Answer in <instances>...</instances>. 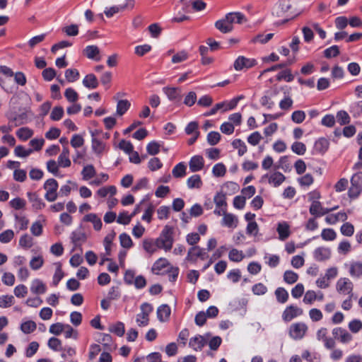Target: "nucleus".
Segmentation results:
<instances>
[{
  "instance_id": "f257e3e1",
  "label": "nucleus",
  "mask_w": 362,
  "mask_h": 362,
  "mask_svg": "<svg viewBox=\"0 0 362 362\" xmlns=\"http://www.w3.org/2000/svg\"><path fill=\"white\" fill-rule=\"evenodd\" d=\"M156 240L160 249H163L165 252L170 251L174 243L173 228L170 226H165Z\"/></svg>"
},
{
  "instance_id": "f03ea898",
  "label": "nucleus",
  "mask_w": 362,
  "mask_h": 362,
  "mask_svg": "<svg viewBox=\"0 0 362 362\" xmlns=\"http://www.w3.org/2000/svg\"><path fill=\"white\" fill-rule=\"evenodd\" d=\"M13 72L8 66H0V86L8 93H12L15 88L13 81Z\"/></svg>"
},
{
  "instance_id": "7ed1b4c3",
  "label": "nucleus",
  "mask_w": 362,
  "mask_h": 362,
  "mask_svg": "<svg viewBox=\"0 0 362 362\" xmlns=\"http://www.w3.org/2000/svg\"><path fill=\"white\" fill-rule=\"evenodd\" d=\"M44 189L46 191L45 198L50 202L55 201L57 198L58 182L56 180L48 179L44 184Z\"/></svg>"
},
{
  "instance_id": "20e7f679",
  "label": "nucleus",
  "mask_w": 362,
  "mask_h": 362,
  "mask_svg": "<svg viewBox=\"0 0 362 362\" xmlns=\"http://www.w3.org/2000/svg\"><path fill=\"white\" fill-rule=\"evenodd\" d=\"M308 327L304 322L292 324L289 329L290 337L296 340L301 339L305 334Z\"/></svg>"
},
{
  "instance_id": "39448f33",
  "label": "nucleus",
  "mask_w": 362,
  "mask_h": 362,
  "mask_svg": "<svg viewBox=\"0 0 362 362\" xmlns=\"http://www.w3.org/2000/svg\"><path fill=\"white\" fill-rule=\"evenodd\" d=\"M256 64L257 62L255 59L247 58L244 56H239L234 62L233 66L236 71H241L252 68Z\"/></svg>"
},
{
  "instance_id": "423d86ee",
  "label": "nucleus",
  "mask_w": 362,
  "mask_h": 362,
  "mask_svg": "<svg viewBox=\"0 0 362 362\" xmlns=\"http://www.w3.org/2000/svg\"><path fill=\"white\" fill-rule=\"evenodd\" d=\"M206 257V253L202 248L199 246H194L188 250L185 260L190 262H195L197 258L205 259Z\"/></svg>"
},
{
  "instance_id": "0eeeda50",
  "label": "nucleus",
  "mask_w": 362,
  "mask_h": 362,
  "mask_svg": "<svg viewBox=\"0 0 362 362\" xmlns=\"http://www.w3.org/2000/svg\"><path fill=\"white\" fill-rule=\"evenodd\" d=\"M331 250L327 247H318L313 251V257L317 262L328 260L331 257Z\"/></svg>"
},
{
  "instance_id": "6e6552de",
  "label": "nucleus",
  "mask_w": 362,
  "mask_h": 362,
  "mask_svg": "<svg viewBox=\"0 0 362 362\" xmlns=\"http://www.w3.org/2000/svg\"><path fill=\"white\" fill-rule=\"evenodd\" d=\"M171 264L170 262L164 257L158 259L152 265L151 272L154 274H160L165 269H168L170 267Z\"/></svg>"
},
{
  "instance_id": "1a4fd4ad",
  "label": "nucleus",
  "mask_w": 362,
  "mask_h": 362,
  "mask_svg": "<svg viewBox=\"0 0 362 362\" xmlns=\"http://www.w3.org/2000/svg\"><path fill=\"white\" fill-rule=\"evenodd\" d=\"M337 289L343 294H350L353 290V283L348 278H340L337 283Z\"/></svg>"
},
{
  "instance_id": "9d476101",
  "label": "nucleus",
  "mask_w": 362,
  "mask_h": 362,
  "mask_svg": "<svg viewBox=\"0 0 362 362\" xmlns=\"http://www.w3.org/2000/svg\"><path fill=\"white\" fill-rule=\"evenodd\" d=\"M334 337L338 339L342 344H347L350 342L353 337L346 329L341 327H336L332 330Z\"/></svg>"
},
{
  "instance_id": "9b49d317",
  "label": "nucleus",
  "mask_w": 362,
  "mask_h": 362,
  "mask_svg": "<svg viewBox=\"0 0 362 362\" xmlns=\"http://www.w3.org/2000/svg\"><path fill=\"white\" fill-rule=\"evenodd\" d=\"M268 178V182L274 187H277L281 185L284 180L286 177L280 172L276 171L270 175H264L262 177V180Z\"/></svg>"
},
{
  "instance_id": "f8f14e48",
  "label": "nucleus",
  "mask_w": 362,
  "mask_h": 362,
  "mask_svg": "<svg viewBox=\"0 0 362 362\" xmlns=\"http://www.w3.org/2000/svg\"><path fill=\"white\" fill-rule=\"evenodd\" d=\"M303 313V310L297 306L290 305L287 307L283 313L282 318L284 321L289 322L293 318L300 316Z\"/></svg>"
},
{
  "instance_id": "ddd939ff",
  "label": "nucleus",
  "mask_w": 362,
  "mask_h": 362,
  "mask_svg": "<svg viewBox=\"0 0 362 362\" xmlns=\"http://www.w3.org/2000/svg\"><path fill=\"white\" fill-rule=\"evenodd\" d=\"M350 276L354 279H358L362 276V262L353 261L346 264Z\"/></svg>"
},
{
  "instance_id": "4468645a",
  "label": "nucleus",
  "mask_w": 362,
  "mask_h": 362,
  "mask_svg": "<svg viewBox=\"0 0 362 362\" xmlns=\"http://www.w3.org/2000/svg\"><path fill=\"white\" fill-rule=\"evenodd\" d=\"M142 247L150 255H152L160 249L156 240L153 238H144L142 241Z\"/></svg>"
},
{
  "instance_id": "2eb2a0df",
  "label": "nucleus",
  "mask_w": 362,
  "mask_h": 362,
  "mask_svg": "<svg viewBox=\"0 0 362 362\" xmlns=\"http://www.w3.org/2000/svg\"><path fill=\"white\" fill-rule=\"evenodd\" d=\"M332 209H328L322 207L321 203L318 202H313L309 209V211L312 215L316 216H321L332 211Z\"/></svg>"
},
{
  "instance_id": "dca6fc26",
  "label": "nucleus",
  "mask_w": 362,
  "mask_h": 362,
  "mask_svg": "<svg viewBox=\"0 0 362 362\" xmlns=\"http://www.w3.org/2000/svg\"><path fill=\"white\" fill-rule=\"evenodd\" d=\"M276 231L279 234V239L282 241L286 240L291 235L290 226L286 221L278 223Z\"/></svg>"
},
{
  "instance_id": "f3484780",
  "label": "nucleus",
  "mask_w": 362,
  "mask_h": 362,
  "mask_svg": "<svg viewBox=\"0 0 362 362\" xmlns=\"http://www.w3.org/2000/svg\"><path fill=\"white\" fill-rule=\"evenodd\" d=\"M204 165V160L201 156H193L189 163V169L192 173L201 170Z\"/></svg>"
},
{
  "instance_id": "a211bd4d",
  "label": "nucleus",
  "mask_w": 362,
  "mask_h": 362,
  "mask_svg": "<svg viewBox=\"0 0 362 362\" xmlns=\"http://www.w3.org/2000/svg\"><path fill=\"white\" fill-rule=\"evenodd\" d=\"M57 163L59 167L62 168H68L71 165L69 150L67 146H63L62 151L58 157Z\"/></svg>"
},
{
  "instance_id": "6ab92c4d",
  "label": "nucleus",
  "mask_w": 362,
  "mask_h": 362,
  "mask_svg": "<svg viewBox=\"0 0 362 362\" xmlns=\"http://www.w3.org/2000/svg\"><path fill=\"white\" fill-rule=\"evenodd\" d=\"M83 54L86 56L87 58H88L90 59L100 61L101 59V57L100 56V49L95 45L87 46L83 49Z\"/></svg>"
},
{
  "instance_id": "aec40b11",
  "label": "nucleus",
  "mask_w": 362,
  "mask_h": 362,
  "mask_svg": "<svg viewBox=\"0 0 362 362\" xmlns=\"http://www.w3.org/2000/svg\"><path fill=\"white\" fill-rule=\"evenodd\" d=\"M83 221L93 223V228L95 230H100L102 228L103 223L100 218L95 214L90 213L83 217Z\"/></svg>"
},
{
  "instance_id": "412c9836",
  "label": "nucleus",
  "mask_w": 362,
  "mask_h": 362,
  "mask_svg": "<svg viewBox=\"0 0 362 362\" xmlns=\"http://www.w3.org/2000/svg\"><path fill=\"white\" fill-rule=\"evenodd\" d=\"M206 340L201 335H197L189 339V346L194 351L201 350L205 345Z\"/></svg>"
},
{
  "instance_id": "4be33fe9",
  "label": "nucleus",
  "mask_w": 362,
  "mask_h": 362,
  "mask_svg": "<svg viewBox=\"0 0 362 362\" xmlns=\"http://www.w3.org/2000/svg\"><path fill=\"white\" fill-rule=\"evenodd\" d=\"M215 27L222 33H228L233 30V26L227 21L225 16L223 18L215 23Z\"/></svg>"
},
{
  "instance_id": "5701e85b",
  "label": "nucleus",
  "mask_w": 362,
  "mask_h": 362,
  "mask_svg": "<svg viewBox=\"0 0 362 362\" xmlns=\"http://www.w3.org/2000/svg\"><path fill=\"white\" fill-rule=\"evenodd\" d=\"M7 117L8 124H12L13 127L23 124L27 122V115L25 112L15 116L10 115Z\"/></svg>"
},
{
  "instance_id": "b1692460",
  "label": "nucleus",
  "mask_w": 362,
  "mask_h": 362,
  "mask_svg": "<svg viewBox=\"0 0 362 362\" xmlns=\"http://www.w3.org/2000/svg\"><path fill=\"white\" fill-rule=\"evenodd\" d=\"M30 291L32 293L41 294L46 292L47 287L45 284L42 280L36 279H34L31 283Z\"/></svg>"
},
{
  "instance_id": "393cba45",
  "label": "nucleus",
  "mask_w": 362,
  "mask_h": 362,
  "mask_svg": "<svg viewBox=\"0 0 362 362\" xmlns=\"http://www.w3.org/2000/svg\"><path fill=\"white\" fill-rule=\"evenodd\" d=\"M329 142L325 138L317 140L314 145V151L318 153L324 154L329 148Z\"/></svg>"
},
{
  "instance_id": "a878e982",
  "label": "nucleus",
  "mask_w": 362,
  "mask_h": 362,
  "mask_svg": "<svg viewBox=\"0 0 362 362\" xmlns=\"http://www.w3.org/2000/svg\"><path fill=\"white\" fill-rule=\"evenodd\" d=\"M226 17L227 18V21L230 23L232 25L234 23L242 24L247 21L245 16L240 12L229 13L226 15Z\"/></svg>"
},
{
  "instance_id": "bb28decb",
  "label": "nucleus",
  "mask_w": 362,
  "mask_h": 362,
  "mask_svg": "<svg viewBox=\"0 0 362 362\" xmlns=\"http://www.w3.org/2000/svg\"><path fill=\"white\" fill-rule=\"evenodd\" d=\"M348 216L345 212H339L336 214H330L328 215L325 218V221L328 224L334 225L337 223L338 221H346Z\"/></svg>"
},
{
  "instance_id": "cd10ccee",
  "label": "nucleus",
  "mask_w": 362,
  "mask_h": 362,
  "mask_svg": "<svg viewBox=\"0 0 362 362\" xmlns=\"http://www.w3.org/2000/svg\"><path fill=\"white\" fill-rule=\"evenodd\" d=\"M83 84L88 88L94 89L98 86V81L94 74H89L84 77Z\"/></svg>"
},
{
  "instance_id": "c85d7f7f",
  "label": "nucleus",
  "mask_w": 362,
  "mask_h": 362,
  "mask_svg": "<svg viewBox=\"0 0 362 362\" xmlns=\"http://www.w3.org/2000/svg\"><path fill=\"white\" fill-rule=\"evenodd\" d=\"M28 197L30 202L33 203V206L36 209H42L45 207V203L39 198L35 192H28Z\"/></svg>"
},
{
  "instance_id": "c756f323",
  "label": "nucleus",
  "mask_w": 362,
  "mask_h": 362,
  "mask_svg": "<svg viewBox=\"0 0 362 362\" xmlns=\"http://www.w3.org/2000/svg\"><path fill=\"white\" fill-rule=\"evenodd\" d=\"M187 185L189 189H199L202 186V181L199 175H193L187 180Z\"/></svg>"
},
{
  "instance_id": "7c9ffc66",
  "label": "nucleus",
  "mask_w": 362,
  "mask_h": 362,
  "mask_svg": "<svg viewBox=\"0 0 362 362\" xmlns=\"http://www.w3.org/2000/svg\"><path fill=\"white\" fill-rule=\"evenodd\" d=\"M238 224V218L232 214L226 213L222 220V225L228 228H235Z\"/></svg>"
},
{
  "instance_id": "2f4dec72",
  "label": "nucleus",
  "mask_w": 362,
  "mask_h": 362,
  "mask_svg": "<svg viewBox=\"0 0 362 362\" xmlns=\"http://www.w3.org/2000/svg\"><path fill=\"white\" fill-rule=\"evenodd\" d=\"M55 266V272L53 275L52 278V284L54 286H57L59 282L62 279L64 276V273L62 269V264L59 262H57L54 264Z\"/></svg>"
},
{
  "instance_id": "473e14b6",
  "label": "nucleus",
  "mask_w": 362,
  "mask_h": 362,
  "mask_svg": "<svg viewBox=\"0 0 362 362\" xmlns=\"http://www.w3.org/2000/svg\"><path fill=\"white\" fill-rule=\"evenodd\" d=\"M163 90L170 100H176L180 97L181 93L179 88L173 87H164Z\"/></svg>"
},
{
  "instance_id": "72a5a7b5",
  "label": "nucleus",
  "mask_w": 362,
  "mask_h": 362,
  "mask_svg": "<svg viewBox=\"0 0 362 362\" xmlns=\"http://www.w3.org/2000/svg\"><path fill=\"white\" fill-rule=\"evenodd\" d=\"M245 257V255L242 250L233 248L228 253V259L234 262H239Z\"/></svg>"
},
{
  "instance_id": "f704fd0d",
  "label": "nucleus",
  "mask_w": 362,
  "mask_h": 362,
  "mask_svg": "<svg viewBox=\"0 0 362 362\" xmlns=\"http://www.w3.org/2000/svg\"><path fill=\"white\" fill-rule=\"evenodd\" d=\"M232 146L234 148L238 150V153L240 156H243L247 151L245 143L240 139L233 140Z\"/></svg>"
},
{
  "instance_id": "c9c22d12",
  "label": "nucleus",
  "mask_w": 362,
  "mask_h": 362,
  "mask_svg": "<svg viewBox=\"0 0 362 362\" xmlns=\"http://www.w3.org/2000/svg\"><path fill=\"white\" fill-rule=\"evenodd\" d=\"M157 314L159 320L165 321L170 315V308L167 305H162L158 308Z\"/></svg>"
},
{
  "instance_id": "e433bc0d",
  "label": "nucleus",
  "mask_w": 362,
  "mask_h": 362,
  "mask_svg": "<svg viewBox=\"0 0 362 362\" xmlns=\"http://www.w3.org/2000/svg\"><path fill=\"white\" fill-rule=\"evenodd\" d=\"M45 221H36L31 225L30 232L35 236H40L42 234Z\"/></svg>"
},
{
  "instance_id": "4c0bfd02",
  "label": "nucleus",
  "mask_w": 362,
  "mask_h": 362,
  "mask_svg": "<svg viewBox=\"0 0 362 362\" xmlns=\"http://www.w3.org/2000/svg\"><path fill=\"white\" fill-rule=\"evenodd\" d=\"M186 165L183 163H180L173 168L172 174L176 178L182 177L186 174Z\"/></svg>"
},
{
  "instance_id": "58836bf2",
  "label": "nucleus",
  "mask_w": 362,
  "mask_h": 362,
  "mask_svg": "<svg viewBox=\"0 0 362 362\" xmlns=\"http://www.w3.org/2000/svg\"><path fill=\"white\" fill-rule=\"evenodd\" d=\"M130 103L127 100H120L117 105L116 114L119 116L123 115L129 108Z\"/></svg>"
},
{
  "instance_id": "ea45409f",
  "label": "nucleus",
  "mask_w": 362,
  "mask_h": 362,
  "mask_svg": "<svg viewBox=\"0 0 362 362\" xmlns=\"http://www.w3.org/2000/svg\"><path fill=\"white\" fill-rule=\"evenodd\" d=\"M336 119L340 125H345L350 122L351 118L349 114L344 110H340L337 112Z\"/></svg>"
},
{
  "instance_id": "a19ab883",
  "label": "nucleus",
  "mask_w": 362,
  "mask_h": 362,
  "mask_svg": "<svg viewBox=\"0 0 362 362\" xmlns=\"http://www.w3.org/2000/svg\"><path fill=\"white\" fill-rule=\"evenodd\" d=\"M105 148V145L103 142L98 140L96 138L92 139V149L95 153L100 155L101 154Z\"/></svg>"
},
{
  "instance_id": "79ce46f5",
  "label": "nucleus",
  "mask_w": 362,
  "mask_h": 362,
  "mask_svg": "<svg viewBox=\"0 0 362 362\" xmlns=\"http://www.w3.org/2000/svg\"><path fill=\"white\" fill-rule=\"evenodd\" d=\"M109 330L110 332H112L119 337H122L124 335L125 332L124 325L121 322H117L116 324L112 325L110 327Z\"/></svg>"
},
{
  "instance_id": "37998d69",
  "label": "nucleus",
  "mask_w": 362,
  "mask_h": 362,
  "mask_svg": "<svg viewBox=\"0 0 362 362\" xmlns=\"http://www.w3.org/2000/svg\"><path fill=\"white\" fill-rule=\"evenodd\" d=\"M44 264V259L42 256L38 255L33 257L30 261V267L33 270H38Z\"/></svg>"
},
{
  "instance_id": "c03bdc74",
  "label": "nucleus",
  "mask_w": 362,
  "mask_h": 362,
  "mask_svg": "<svg viewBox=\"0 0 362 362\" xmlns=\"http://www.w3.org/2000/svg\"><path fill=\"white\" fill-rule=\"evenodd\" d=\"M36 329V324L32 320H28L23 322L21 325V331L25 334H30Z\"/></svg>"
},
{
  "instance_id": "a18cd8bd",
  "label": "nucleus",
  "mask_w": 362,
  "mask_h": 362,
  "mask_svg": "<svg viewBox=\"0 0 362 362\" xmlns=\"http://www.w3.org/2000/svg\"><path fill=\"white\" fill-rule=\"evenodd\" d=\"M72 243L74 245H78V243L81 242H84L86 239V236L84 233H83L81 230H75L72 232L71 236Z\"/></svg>"
},
{
  "instance_id": "49530a36",
  "label": "nucleus",
  "mask_w": 362,
  "mask_h": 362,
  "mask_svg": "<svg viewBox=\"0 0 362 362\" xmlns=\"http://www.w3.org/2000/svg\"><path fill=\"white\" fill-rule=\"evenodd\" d=\"M33 134V132L28 127L20 128L16 132L17 136L22 140H27Z\"/></svg>"
},
{
  "instance_id": "de8ad7c7",
  "label": "nucleus",
  "mask_w": 362,
  "mask_h": 362,
  "mask_svg": "<svg viewBox=\"0 0 362 362\" xmlns=\"http://www.w3.org/2000/svg\"><path fill=\"white\" fill-rule=\"evenodd\" d=\"M238 103V99H232L229 102H222L217 103L216 105H221V109L223 112H226L230 110L234 109Z\"/></svg>"
},
{
  "instance_id": "09e8293b",
  "label": "nucleus",
  "mask_w": 362,
  "mask_h": 362,
  "mask_svg": "<svg viewBox=\"0 0 362 362\" xmlns=\"http://www.w3.org/2000/svg\"><path fill=\"white\" fill-rule=\"evenodd\" d=\"M321 237L324 240L332 241L335 240L337 237V233L332 228H325L322 230Z\"/></svg>"
},
{
  "instance_id": "8fccbe9b",
  "label": "nucleus",
  "mask_w": 362,
  "mask_h": 362,
  "mask_svg": "<svg viewBox=\"0 0 362 362\" xmlns=\"http://www.w3.org/2000/svg\"><path fill=\"white\" fill-rule=\"evenodd\" d=\"M226 173V166L221 163H217L213 167L212 173L215 177H223Z\"/></svg>"
},
{
  "instance_id": "3c124183",
  "label": "nucleus",
  "mask_w": 362,
  "mask_h": 362,
  "mask_svg": "<svg viewBox=\"0 0 362 362\" xmlns=\"http://www.w3.org/2000/svg\"><path fill=\"white\" fill-rule=\"evenodd\" d=\"M81 174L83 175V178L88 180L95 175V170L92 165H89L83 168Z\"/></svg>"
},
{
  "instance_id": "603ef678",
  "label": "nucleus",
  "mask_w": 362,
  "mask_h": 362,
  "mask_svg": "<svg viewBox=\"0 0 362 362\" xmlns=\"http://www.w3.org/2000/svg\"><path fill=\"white\" fill-rule=\"evenodd\" d=\"M19 245L25 248L31 247L33 245V238L28 234L22 235L19 240Z\"/></svg>"
},
{
  "instance_id": "864d4df0",
  "label": "nucleus",
  "mask_w": 362,
  "mask_h": 362,
  "mask_svg": "<svg viewBox=\"0 0 362 362\" xmlns=\"http://www.w3.org/2000/svg\"><path fill=\"white\" fill-rule=\"evenodd\" d=\"M65 77L69 82H74L79 77V72L75 69H69L65 71Z\"/></svg>"
},
{
  "instance_id": "5fc2aeb1",
  "label": "nucleus",
  "mask_w": 362,
  "mask_h": 362,
  "mask_svg": "<svg viewBox=\"0 0 362 362\" xmlns=\"http://www.w3.org/2000/svg\"><path fill=\"white\" fill-rule=\"evenodd\" d=\"M227 278L233 283L238 282L241 279V272L239 269H232L228 272Z\"/></svg>"
},
{
  "instance_id": "6e6d98bb",
  "label": "nucleus",
  "mask_w": 362,
  "mask_h": 362,
  "mask_svg": "<svg viewBox=\"0 0 362 362\" xmlns=\"http://www.w3.org/2000/svg\"><path fill=\"white\" fill-rule=\"evenodd\" d=\"M291 150L298 155H303L306 151V146L303 143L296 141L292 144Z\"/></svg>"
},
{
  "instance_id": "4d7b16f0",
  "label": "nucleus",
  "mask_w": 362,
  "mask_h": 362,
  "mask_svg": "<svg viewBox=\"0 0 362 362\" xmlns=\"http://www.w3.org/2000/svg\"><path fill=\"white\" fill-rule=\"evenodd\" d=\"M293 78L294 77H293V74H291V71L290 69L284 70L283 71L280 72L276 76L277 81L284 80L287 82L292 81L293 80Z\"/></svg>"
},
{
  "instance_id": "13d9d810",
  "label": "nucleus",
  "mask_w": 362,
  "mask_h": 362,
  "mask_svg": "<svg viewBox=\"0 0 362 362\" xmlns=\"http://www.w3.org/2000/svg\"><path fill=\"white\" fill-rule=\"evenodd\" d=\"M64 115V109L61 106L54 107L51 112L50 118L54 121H58L62 119Z\"/></svg>"
},
{
  "instance_id": "bf43d9fd",
  "label": "nucleus",
  "mask_w": 362,
  "mask_h": 362,
  "mask_svg": "<svg viewBox=\"0 0 362 362\" xmlns=\"http://www.w3.org/2000/svg\"><path fill=\"white\" fill-rule=\"evenodd\" d=\"M340 231L344 235L350 237L354 233V227L351 223L346 222L341 226Z\"/></svg>"
},
{
  "instance_id": "052dcab7",
  "label": "nucleus",
  "mask_w": 362,
  "mask_h": 362,
  "mask_svg": "<svg viewBox=\"0 0 362 362\" xmlns=\"http://www.w3.org/2000/svg\"><path fill=\"white\" fill-rule=\"evenodd\" d=\"M64 96L66 97L67 100L71 103L76 102L78 98V95L77 92L72 88H68L66 89Z\"/></svg>"
},
{
  "instance_id": "680f3d73",
  "label": "nucleus",
  "mask_w": 362,
  "mask_h": 362,
  "mask_svg": "<svg viewBox=\"0 0 362 362\" xmlns=\"http://www.w3.org/2000/svg\"><path fill=\"white\" fill-rule=\"evenodd\" d=\"M14 303V298L13 296H0V307L8 308Z\"/></svg>"
},
{
  "instance_id": "e2e57ef3",
  "label": "nucleus",
  "mask_w": 362,
  "mask_h": 362,
  "mask_svg": "<svg viewBox=\"0 0 362 362\" xmlns=\"http://www.w3.org/2000/svg\"><path fill=\"white\" fill-rule=\"evenodd\" d=\"M39 349V344L37 341H32L29 344L25 350V356L28 358L33 356Z\"/></svg>"
},
{
  "instance_id": "0e129e2a",
  "label": "nucleus",
  "mask_w": 362,
  "mask_h": 362,
  "mask_svg": "<svg viewBox=\"0 0 362 362\" xmlns=\"http://www.w3.org/2000/svg\"><path fill=\"white\" fill-rule=\"evenodd\" d=\"M262 139V136L259 132H254L247 137V142L252 146H257Z\"/></svg>"
},
{
  "instance_id": "69168bd1",
  "label": "nucleus",
  "mask_w": 362,
  "mask_h": 362,
  "mask_svg": "<svg viewBox=\"0 0 362 362\" xmlns=\"http://www.w3.org/2000/svg\"><path fill=\"white\" fill-rule=\"evenodd\" d=\"M14 237V233L12 230H6L0 233V242L2 243H9Z\"/></svg>"
},
{
  "instance_id": "338daca9",
  "label": "nucleus",
  "mask_w": 362,
  "mask_h": 362,
  "mask_svg": "<svg viewBox=\"0 0 362 362\" xmlns=\"http://www.w3.org/2000/svg\"><path fill=\"white\" fill-rule=\"evenodd\" d=\"M47 345L49 349L55 351L62 350V341L56 337H51L48 341Z\"/></svg>"
},
{
  "instance_id": "774afa93",
  "label": "nucleus",
  "mask_w": 362,
  "mask_h": 362,
  "mask_svg": "<svg viewBox=\"0 0 362 362\" xmlns=\"http://www.w3.org/2000/svg\"><path fill=\"white\" fill-rule=\"evenodd\" d=\"M350 112L354 117H358L362 114V100L355 103L351 106Z\"/></svg>"
}]
</instances>
